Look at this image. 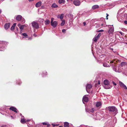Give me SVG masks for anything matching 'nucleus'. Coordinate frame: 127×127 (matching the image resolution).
Returning a JSON list of instances; mask_svg holds the SVG:
<instances>
[{
    "instance_id": "obj_1",
    "label": "nucleus",
    "mask_w": 127,
    "mask_h": 127,
    "mask_svg": "<svg viewBox=\"0 0 127 127\" xmlns=\"http://www.w3.org/2000/svg\"><path fill=\"white\" fill-rule=\"evenodd\" d=\"M104 85L103 87L104 88L107 89L111 88V86L109 85V82L106 79L104 81Z\"/></svg>"
},
{
    "instance_id": "obj_2",
    "label": "nucleus",
    "mask_w": 127,
    "mask_h": 127,
    "mask_svg": "<svg viewBox=\"0 0 127 127\" xmlns=\"http://www.w3.org/2000/svg\"><path fill=\"white\" fill-rule=\"evenodd\" d=\"M107 108L109 111L110 112H114L115 111V112H116L117 111V109L114 106H109Z\"/></svg>"
},
{
    "instance_id": "obj_3",
    "label": "nucleus",
    "mask_w": 127,
    "mask_h": 127,
    "mask_svg": "<svg viewBox=\"0 0 127 127\" xmlns=\"http://www.w3.org/2000/svg\"><path fill=\"white\" fill-rule=\"evenodd\" d=\"M32 26L33 27L36 29H38L39 28L38 24L36 22H33L32 23Z\"/></svg>"
},
{
    "instance_id": "obj_4",
    "label": "nucleus",
    "mask_w": 127,
    "mask_h": 127,
    "mask_svg": "<svg viewBox=\"0 0 127 127\" xmlns=\"http://www.w3.org/2000/svg\"><path fill=\"white\" fill-rule=\"evenodd\" d=\"M73 2L74 4L76 6H79L80 4V2L79 0H75Z\"/></svg>"
},
{
    "instance_id": "obj_5",
    "label": "nucleus",
    "mask_w": 127,
    "mask_h": 127,
    "mask_svg": "<svg viewBox=\"0 0 127 127\" xmlns=\"http://www.w3.org/2000/svg\"><path fill=\"white\" fill-rule=\"evenodd\" d=\"M92 85L91 84H88L87 85L86 87V89L87 92H89V90L92 88Z\"/></svg>"
},
{
    "instance_id": "obj_6",
    "label": "nucleus",
    "mask_w": 127,
    "mask_h": 127,
    "mask_svg": "<svg viewBox=\"0 0 127 127\" xmlns=\"http://www.w3.org/2000/svg\"><path fill=\"white\" fill-rule=\"evenodd\" d=\"M114 32V28L113 27L110 28L109 30L108 31V32L109 34L112 33Z\"/></svg>"
},
{
    "instance_id": "obj_7",
    "label": "nucleus",
    "mask_w": 127,
    "mask_h": 127,
    "mask_svg": "<svg viewBox=\"0 0 127 127\" xmlns=\"http://www.w3.org/2000/svg\"><path fill=\"white\" fill-rule=\"evenodd\" d=\"M51 25L54 27H56L58 24L57 22L56 21H54L52 23H51Z\"/></svg>"
},
{
    "instance_id": "obj_8",
    "label": "nucleus",
    "mask_w": 127,
    "mask_h": 127,
    "mask_svg": "<svg viewBox=\"0 0 127 127\" xmlns=\"http://www.w3.org/2000/svg\"><path fill=\"white\" fill-rule=\"evenodd\" d=\"M9 109L10 110H11L12 111L16 113H17L18 112L17 111V109L16 108L14 107H10L9 108Z\"/></svg>"
},
{
    "instance_id": "obj_9",
    "label": "nucleus",
    "mask_w": 127,
    "mask_h": 127,
    "mask_svg": "<svg viewBox=\"0 0 127 127\" xmlns=\"http://www.w3.org/2000/svg\"><path fill=\"white\" fill-rule=\"evenodd\" d=\"M89 100L88 98L85 96H84L83 98L82 101L85 102H87Z\"/></svg>"
},
{
    "instance_id": "obj_10",
    "label": "nucleus",
    "mask_w": 127,
    "mask_h": 127,
    "mask_svg": "<svg viewBox=\"0 0 127 127\" xmlns=\"http://www.w3.org/2000/svg\"><path fill=\"white\" fill-rule=\"evenodd\" d=\"M22 18V16L20 15H18L16 17V20L18 21H20L21 20Z\"/></svg>"
},
{
    "instance_id": "obj_11",
    "label": "nucleus",
    "mask_w": 127,
    "mask_h": 127,
    "mask_svg": "<svg viewBox=\"0 0 127 127\" xmlns=\"http://www.w3.org/2000/svg\"><path fill=\"white\" fill-rule=\"evenodd\" d=\"M42 4V2L41 1H39L37 2L35 4V6L36 7H39Z\"/></svg>"
},
{
    "instance_id": "obj_12",
    "label": "nucleus",
    "mask_w": 127,
    "mask_h": 127,
    "mask_svg": "<svg viewBox=\"0 0 127 127\" xmlns=\"http://www.w3.org/2000/svg\"><path fill=\"white\" fill-rule=\"evenodd\" d=\"M10 26V24L9 23H7L5 24L4 26V27L6 30Z\"/></svg>"
},
{
    "instance_id": "obj_13",
    "label": "nucleus",
    "mask_w": 127,
    "mask_h": 127,
    "mask_svg": "<svg viewBox=\"0 0 127 127\" xmlns=\"http://www.w3.org/2000/svg\"><path fill=\"white\" fill-rule=\"evenodd\" d=\"M101 103L100 102H97L95 104V106L97 107H99L101 106Z\"/></svg>"
},
{
    "instance_id": "obj_14",
    "label": "nucleus",
    "mask_w": 127,
    "mask_h": 127,
    "mask_svg": "<svg viewBox=\"0 0 127 127\" xmlns=\"http://www.w3.org/2000/svg\"><path fill=\"white\" fill-rule=\"evenodd\" d=\"M64 126L65 127H69V123L67 122L64 123Z\"/></svg>"
},
{
    "instance_id": "obj_15",
    "label": "nucleus",
    "mask_w": 127,
    "mask_h": 127,
    "mask_svg": "<svg viewBox=\"0 0 127 127\" xmlns=\"http://www.w3.org/2000/svg\"><path fill=\"white\" fill-rule=\"evenodd\" d=\"M99 8V6L96 5H93L92 7V9H96L98 8Z\"/></svg>"
},
{
    "instance_id": "obj_16",
    "label": "nucleus",
    "mask_w": 127,
    "mask_h": 127,
    "mask_svg": "<svg viewBox=\"0 0 127 127\" xmlns=\"http://www.w3.org/2000/svg\"><path fill=\"white\" fill-rule=\"evenodd\" d=\"M44 23L45 25L49 24L50 23V21L49 20L46 19L44 21Z\"/></svg>"
},
{
    "instance_id": "obj_17",
    "label": "nucleus",
    "mask_w": 127,
    "mask_h": 127,
    "mask_svg": "<svg viewBox=\"0 0 127 127\" xmlns=\"http://www.w3.org/2000/svg\"><path fill=\"white\" fill-rule=\"evenodd\" d=\"M126 64L127 63L124 62H122L120 64L121 66L122 67L125 66Z\"/></svg>"
},
{
    "instance_id": "obj_18",
    "label": "nucleus",
    "mask_w": 127,
    "mask_h": 127,
    "mask_svg": "<svg viewBox=\"0 0 127 127\" xmlns=\"http://www.w3.org/2000/svg\"><path fill=\"white\" fill-rule=\"evenodd\" d=\"M16 23H14L13 24V25H12V26L11 27V29H10L11 30H14L15 27L16 25Z\"/></svg>"
},
{
    "instance_id": "obj_19",
    "label": "nucleus",
    "mask_w": 127,
    "mask_h": 127,
    "mask_svg": "<svg viewBox=\"0 0 127 127\" xmlns=\"http://www.w3.org/2000/svg\"><path fill=\"white\" fill-rule=\"evenodd\" d=\"M26 121L24 118H21V122L22 124H24L26 123Z\"/></svg>"
},
{
    "instance_id": "obj_20",
    "label": "nucleus",
    "mask_w": 127,
    "mask_h": 127,
    "mask_svg": "<svg viewBox=\"0 0 127 127\" xmlns=\"http://www.w3.org/2000/svg\"><path fill=\"white\" fill-rule=\"evenodd\" d=\"M51 6L52 8H55L58 7V6L55 3H54Z\"/></svg>"
},
{
    "instance_id": "obj_21",
    "label": "nucleus",
    "mask_w": 127,
    "mask_h": 127,
    "mask_svg": "<svg viewBox=\"0 0 127 127\" xmlns=\"http://www.w3.org/2000/svg\"><path fill=\"white\" fill-rule=\"evenodd\" d=\"M65 2L64 0H59L58 1V2L59 3L61 4L62 3H63Z\"/></svg>"
},
{
    "instance_id": "obj_22",
    "label": "nucleus",
    "mask_w": 127,
    "mask_h": 127,
    "mask_svg": "<svg viewBox=\"0 0 127 127\" xmlns=\"http://www.w3.org/2000/svg\"><path fill=\"white\" fill-rule=\"evenodd\" d=\"M65 22V21L64 20H62V22L61 23V26H64Z\"/></svg>"
},
{
    "instance_id": "obj_23",
    "label": "nucleus",
    "mask_w": 127,
    "mask_h": 127,
    "mask_svg": "<svg viewBox=\"0 0 127 127\" xmlns=\"http://www.w3.org/2000/svg\"><path fill=\"white\" fill-rule=\"evenodd\" d=\"M25 25H21V26L19 28L21 30H23L24 29V28L25 26Z\"/></svg>"
},
{
    "instance_id": "obj_24",
    "label": "nucleus",
    "mask_w": 127,
    "mask_h": 127,
    "mask_svg": "<svg viewBox=\"0 0 127 127\" xmlns=\"http://www.w3.org/2000/svg\"><path fill=\"white\" fill-rule=\"evenodd\" d=\"M22 22V23H24L25 22V20L22 17L21 19V20L20 21Z\"/></svg>"
},
{
    "instance_id": "obj_25",
    "label": "nucleus",
    "mask_w": 127,
    "mask_h": 127,
    "mask_svg": "<svg viewBox=\"0 0 127 127\" xmlns=\"http://www.w3.org/2000/svg\"><path fill=\"white\" fill-rule=\"evenodd\" d=\"M119 83L121 87H123L124 85H125L123 83L121 82V81L119 82Z\"/></svg>"
},
{
    "instance_id": "obj_26",
    "label": "nucleus",
    "mask_w": 127,
    "mask_h": 127,
    "mask_svg": "<svg viewBox=\"0 0 127 127\" xmlns=\"http://www.w3.org/2000/svg\"><path fill=\"white\" fill-rule=\"evenodd\" d=\"M64 15V14H62L60 15V18L61 20L63 19V18Z\"/></svg>"
},
{
    "instance_id": "obj_27",
    "label": "nucleus",
    "mask_w": 127,
    "mask_h": 127,
    "mask_svg": "<svg viewBox=\"0 0 127 127\" xmlns=\"http://www.w3.org/2000/svg\"><path fill=\"white\" fill-rule=\"evenodd\" d=\"M98 38L96 37H95V38H94L93 39V40L95 41V42H96L97 41L98 39Z\"/></svg>"
},
{
    "instance_id": "obj_28",
    "label": "nucleus",
    "mask_w": 127,
    "mask_h": 127,
    "mask_svg": "<svg viewBox=\"0 0 127 127\" xmlns=\"http://www.w3.org/2000/svg\"><path fill=\"white\" fill-rule=\"evenodd\" d=\"M47 75V72L46 71H44L43 72V76H44L45 75Z\"/></svg>"
},
{
    "instance_id": "obj_29",
    "label": "nucleus",
    "mask_w": 127,
    "mask_h": 127,
    "mask_svg": "<svg viewBox=\"0 0 127 127\" xmlns=\"http://www.w3.org/2000/svg\"><path fill=\"white\" fill-rule=\"evenodd\" d=\"M95 110V109L93 108H92L91 110H90V111L91 112H93Z\"/></svg>"
},
{
    "instance_id": "obj_30",
    "label": "nucleus",
    "mask_w": 127,
    "mask_h": 127,
    "mask_svg": "<svg viewBox=\"0 0 127 127\" xmlns=\"http://www.w3.org/2000/svg\"><path fill=\"white\" fill-rule=\"evenodd\" d=\"M23 35L25 37H27L28 36V35L27 34L25 33H23Z\"/></svg>"
},
{
    "instance_id": "obj_31",
    "label": "nucleus",
    "mask_w": 127,
    "mask_h": 127,
    "mask_svg": "<svg viewBox=\"0 0 127 127\" xmlns=\"http://www.w3.org/2000/svg\"><path fill=\"white\" fill-rule=\"evenodd\" d=\"M54 18H52L51 19V23H52L53 22Z\"/></svg>"
},
{
    "instance_id": "obj_32",
    "label": "nucleus",
    "mask_w": 127,
    "mask_h": 127,
    "mask_svg": "<svg viewBox=\"0 0 127 127\" xmlns=\"http://www.w3.org/2000/svg\"><path fill=\"white\" fill-rule=\"evenodd\" d=\"M125 89H127V88L126 86L125 85L123 87Z\"/></svg>"
},
{
    "instance_id": "obj_33",
    "label": "nucleus",
    "mask_w": 127,
    "mask_h": 127,
    "mask_svg": "<svg viewBox=\"0 0 127 127\" xmlns=\"http://www.w3.org/2000/svg\"><path fill=\"white\" fill-rule=\"evenodd\" d=\"M103 30H98V31H97V32H103Z\"/></svg>"
},
{
    "instance_id": "obj_34",
    "label": "nucleus",
    "mask_w": 127,
    "mask_h": 127,
    "mask_svg": "<svg viewBox=\"0 0 127 127\" xmlns=\"http://www.w3.org/2000/svg\"><path fill=\"white\" fill-rule=\"evenodd\" d=\"M45 8V7L43 5L41 7V8L42 9H44Z\"/></svg>"
},
{
    "instance_id": "obj_35",
    "label": "nucleus",
    "mask_w": 127,
    "mask_h": 127,
    "mask_svg": "<svg viewBox=\"0 0 127 127\" xmlns=\"http://www.w3.org/2000/svg\"><path fill=\"white\" fill-rule=\"evenodd\" d=\"M65 31H66V30L65 29H63L62 30V32H65Z\"/></svg>"
},
{
    "instance_id": "obj_36",
    "label": "nucleus",
    "mask_w": 127,
    "mask_h": 127,
    "mask_svg": "<svg viewBox=\"0 0 127 127\" xmlns=\"http://www.w3.org/2000/svg\"><path fill=\"white\" fill-rule=\"evenodd\" d=\"M42 124L43 125H47V123L45 122H44L42 123Z\"/></svg>"
},
{
    "instance_id": "obj_37",
    "label": "nucleus",
    "mask_w": 127,
    "mask_h": 127,
    "mask_svg": "<svg viewBox=\"0 0 127 127\" xmlns=\"http://www.w3.org/2000/svg\"><path fill=\"white\" fill-rule=\"evenodd\" d=\"M52 125L53 126V127H54L55 126H58V125H57L52 124Z\"/></svg>"
},
{
    "instance_id": "obj_38",
    "label": "nucleus",
    "mask_w": 127,
    "mask_h": 127,
    "mask_svg": "<svg viewBox=\"0 0 127 127\" xmlns=\"http://www.w3.org/2000/svg\"><path fill=\"white\" fill-rule=\"evenodd\" d=\"M108 16H109V15L107 13L106 14V19H108V18L107 17Z\"/></svg>"
},
{
    "instance_id": "obj_39",
    "label": "nucleus",
    "mask_w": 127,
    "mask_h": 127,
    "mask_svg": "<svg viewBox=\"0 0 127 127\" xmlns=\"http://www.w3.org/2000/svg\"><path fill=\"white\" fill-rule=\"evenodd\" d=\"M83 24L84 26H85L86 25V23L85 22H84L83 23Z\"/></svg>"
},
{
    "instance_id": "obj_40",
    "label": "nucleus",
    "mask_w": 127,
    "mask_h": 127,
    "mask_svg": "<svg viewBox=\"0 0 127 127\" xmlns=\"http://www.w3.org/2000/svg\"><path fill=\"white\" fill-rule=\"evenodd\" d=\"M100 81H98V83L97 84H98L99 85H100Z\"/></svg>"
},
{
    "instance_id": "obj_41",
    "label": "nucleus",
    "mask_w": 127,
    "mask_h": 127,
    "mask_svg": "<svg viewBox=\"0 0 127 127\" xmlns=\"http://www.w3.org/2000/svg\"><path fill=\"white\" fill-rule=\"evenodd\" d=\"M21 25H20V24H18V27H19V28H20V27L21 26Z\"/></svg>"
},
{
    "instance_id": "obj_42",
    "label": "nucleus",
    "mask_w": 127,
    "mask_h": 127,
    "mask_svg": "<svg viewBox=\"0 0 127 127\" xmlns=\"http://www.w3.org/2000/svg\"><path fill=\"white\" fill-rule=\"evenodd\" d=\"M113 84L115 85L116 86L117 85V84L116 83H114V82H113Z\"/></svg>"
},
{
    "instance_id": "obj_43",
    "label": "nucleus",
    "mask_w": 127,
    "mask_h": 127,
    "mask_svg": "<svg viewBox=\"0 0 127 127\" xmlns=\"http://www.w3.org/2000/svg\"><path fill=\"white\" fill-rule=\"evenodd\" d=\"M124 23H125V24H127V21H124Z\"/></svg>"
},
{
    "instance_id": "obj_44",
    "label": "nucleus",
    "mask_w": 127,
    "mask_h": 127,
    "mask_svg": "<svg viewBox=\"0 0 127 127\" xmlns=\"http://www.w3.org/2000/svg\"><path fill=\"white\" fill-rule=\"evenodd\" d=\"M96 37L98 38L100 36L98 34Z\"/></svg>"
},
{
    "instance_id": "obj_45",
    "label": "nucleus",
    "mask_w": 127,
    "mask_h": 127,
    "mask_svg": "<svg viewBox=\"0 0 127 127\" xmlns=\"http://www.w3.org/2000/svg\"><path fill=\"white\" fill-rule=\"evenodd\" d=\"M97 85L98 84H95V87H97Z\"/></svg>"
},
{
    "instance_id": "obj_46",
    "label": "nucleus",
    "mask_w": 127,
    "mask_h": 127,
    "mask_svg": "<svg viewBox=\"0 0 127 127\" xmlns=\"http://www.w3.org/2000/svg\"><path fill=\"white\" fill-rule=\"evenodd\" d=\"M98 35L100 36H101V33H100L98 34Z\"/></svg>"
},
{
    "instance_id": "obj_47",
    "label": "nucleus",
    "mask_w": 127,
    "mask_h": 127,
    "mask_svg": "<svg viewBox=\"0 0 127 127\" xmlns=\"http://www.w3.org/2000/svg\"><path fill=\"white\" fill-rule=\"evenodd\" d=\"M60 15H58V18H60Z\"/></svg>"
},
{
    "instance_id": "obj_48",
    "label": "nucleus",
    "mask_w": 127,
    "mask_h": 127,
    "mask_svg": "<svg viewBox=\"0 0 127 127\" xmlns=\"http://www.w3.org/2000/svg\"><path fill=\"white\" fill-rule=\"evenodd\" d=\"M47 127H49L50 126V125H49V124H47Z\"/></svg>"
},
{
    "instance_id": "obj_49",
    "label": "nucleus",
    "mask_w": 127,
    "mask_h": 127,
    "mask_svg": "<svg viewBox=\"0 0 127 127\" xmlns=\"http://www.w3.org/2000/svg\"><path fill=\"white\" fill-rule=\"evenodd\" d=\"M33 36H35V37H36V35L35 34H33Z\"/></svg>"
},
{
    "instance_id": "obj_50",
    "label": "nucleus",
    "mask_w": 127,
    "mask_h": 127,
    "mask_svg": "<svg viewBox=\"0 0 127 127\" xmlns=\"http://www.w3.org/2000/svg\"><path fill=\"white\" fill-rule=\"evenodd\" d=\"M26 120V122H29L30 121V120Z\"/></svg>"
},
{
    "instance_id": "obj_51",
    "label": "nucleus",
    "mask_w": 127,
    "mask_h": 127,
    "mask_svg": "<svg viewBox=\"0 0 127 127\" xmlns=\"http://www.w3.org/2000/svg\"><path fill=\"white\" fill-rule=\"evenodd\" d=\"M21 83V82H19L18 83V84L19 85H20V84Z\"/></svg>"
},
{
    "instance_id": "obj_52",
    "label": "nucleus",
    "mask_w": 127,
    "mask_h": 127,
    "mask_svg": "<svg viewBox=\"0 0 127 127\" xmlns=\"http://www.w3.org/2000/svg\"><path fill=\"white\" fill-rule=\"evenodd\" d=\"M29 0V1H33V0Z\"/></svg>"
},
{
    "instance_id": "obj_53",
    "label": "nucleus",
    "mask_w": 127,
    "mask_h": 127,
    "mask_svg": "<svg viewBox=\"0 0 127 127\" xmlns=\"http://www.w3.org/2000/svg\"><path fill=\"white\" fill-rule=\"evenodd\" d=\"M113 63V62L112 61H111L110 62V63Z\"/></svg>"
},
{
    "instance_id": "obj_54",
    "label": "nucleus",
    "mask_w": 127,
    "mask_h": 127,
    "mask_svg": "<svg viewBox=\"0 0 127 127\" xmlns=\"http://www.w3.org/2000/svg\"><path fill=\"white\" fill-rule=\"evenodd\" d=\"M63 127L62 126H60L59 127Z\"/></svg>"
},
{
    "instance_id": "obj_55",
    "label": "nucleus",
    "mask_w": 127,
    "mask_h": 127,
    "mask_svg": "<svg viewBox=\"0 0 127 127\" xmlns=\"http://www.w3.org/2000/svg\"><path fill=\"white\" fill-rule=\"evenodd\" d=\"M1 10H0V14L1 13Z\"/></svg>"
},
{
    "instance_id": "obj_56",
    "label": "nucleus",
    "mask_w": 127,
    "mask_h": 127,
    "mask_svg": "<svg viewBox=\"0 0 127 127\" xmlns=\"http://www.w3.org/2000/svg\"><path fill=\"white\" fill-rule=\"evenodd\" d=\"M103 65L104 66H105V65H104V64H103Z\"/></svg>"
},
{
    "instance_id": "obj_57",
    "label": "nucleus",
    "mask_w": 127,
    "mask_h": 127,
    "mask_svg": "<svg viewBox=\"0 0 127 127\" xmlns=\"http://www.w3.org/2000/svg\"><path fill=\"white\" fill-rule=\"evenodd\" d=\"M103 65L104 66H105V65H104V64H103Z\"/></svg>"
},
{
    "instance_id": "obj_58",
    "label": "nucleus",
    "mask_w": 127,
    "mask_h": 127,
    "mask_svg": "<svg viewBox=\"0 0 127 127\" xmlns=\"http://www.w3.org/2000/svg\"><path fill=\"white\" fill-rule=\"evenodd\" d=\"M11 117L12 118V117H13V116H11Z\"/></svg>"
},
{
    "instance_id": "obj_59",
    "label": "nucleus",
    "mask_w": 127,
    "mask_h": 127,
    "mask_svg": "<svg viewBox=\"0 0 127 127\" xmlns=\"http://www.w3.org/2000/svg\"><path fill=\"white\" fill-rule=\"evenodd\" d=\"M4 127L3 126H1V127Z\"/></svg>"
},
{
    "instance_id": "obj_60",
    "label": "nucleus",
    "mask_w": 127,
    "mask_h": 127,
    "mask_svg": "<svg viewBox=\"0 0 127 127\" xmlns=\"http://www.w3.org/2000/svg\"><path fill=\"white\" fill-rule=\"evenodd\" d=\"M115 67L116 68V66H115Z\"/></svg>"
}]
</instances>
